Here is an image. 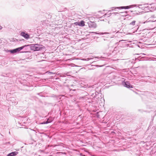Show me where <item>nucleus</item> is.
<instances>
[{"label":"nucleus","mask_w":156,"mask_h":156,"mask_svg":"<svg viewBox=\"0 0 156 156\" xmlns=\"http://www.w3.org/2000/svg\"><path fill=\"white\" fill-rule=\"evenodd\" d=\"M85 59H83H83H81V60H83V61H85Z\"/></svg>","instance_id":"18"},{"label":"nucleus","mask_w":156,"mask_h":156,"mask_svg":"<svg viewBox=\"0 0 156 156\" xmlns=\"http://www.w3.org/2000/svg\"><path fill=\"white\" fill-rule=\"evenodd\" d=\"M49 122H48V121H46V122H45V124H47V123H48Z\"/></svg>","instance_id":"15"},{"label":"nucleus","mask_w":156,"mask_h":156,"mask_svg":"<svg viewBox=\"0 0 156 156\" xmlns=\"http://www.w3.org/2000/svg\"><path fill=\"white\" fill-rule=\"evenodd\" d=\"M89 27H92V26H90V25H89Z\"/></svg>","instance_id":"20"},{"label":"nucleus","mask_w":156,"mask_h":156,"mask_svg":"<svg viewBox=\"0 0 156 156\" xmlns=\"http://www.w3.org/2000/svg\"><path fill=\"white\" fill-rule=\"evenodd\" d=\"M15 98H11V101H13L14 102L12 101V103L14 105H15L17 103V102L16 101H14V100H15ZM15 101H16L15 100Z\"/></svg>","instance_id":"10"},{"label":"nucleus","mask_w":156,"mask_h":156,"mask_svg":"<svg viewBox=\"0 0 156 156\" xmlns=\"http://www.w3.org/2000/svg\"><path fill=\"white\" fill-rule=\"evenodd\" d=\"M30 45L31 49L34 51L40 50L43 47L42 45L38 44H32Z\"/></svg>","instance_id":"2"},{"label":"nucleus","mask_w":156,"mask_h":156,"mask_svg":"<svg viewBox=\"0 0 156 156\" xmlns=\"http://www.w3.org/2000/svg\"><path fill=\"white\" fill-rule=\"evenodd\" d=\"M21 35L26 39H28L29 38V35L27 34L24 32L21 33Z\"/></svg>","instance_id":"4"},{"label":"nucleus","mask_w":156,"mask_h":156,"mask_svg":"<svg viewBox=\"0 0 156 156\" xmlns=\"http://www.w3.org/2000/svg\"><path fill=\"white\" fill-rule=\"evenodd\" d=\"M136 21L135 20L133 21H132L131 23H130L129 24L130 25H135V23H136Z\"/></svg>","instance_id":"12"},{"label":"nucleus","mask_w":156,"mask_h":156,"mask_svg":"<svg viewBox=\"0 0 156 156\" xmlns=\"http://www.w3.org/2000/svg\"><path fill=\"white\" fill-rule=\"evenodd\" d=\"M148 4H144V5H130L128 6H121V7H119L117 8H115V7H113L112 8H115V9H128L130 8L131 7H132V6H134L136 7H138L139 8H141V9H145V8H148L149 7V6L148 5Z\"/></svg>","instance_id":"1"},{"label":"nucleus","mask_w":156,"mask_h":156,"mask_svg":"<svg viewBox=\"0 0 156 156\" xmlns=\"http://www.w3.org/2000/svg\"><path fill=\"white\" fill-rule=\"evenodd\" d=\"M92 58H87V59H85V60L86 61H88L90 59H92Z\"/></svg>","instance_id":"14"},{"label":"nucleus","mask_w":156,"mask_h":156,"mask_svg":"<svg viewBox=\"0 0 156 156\" xmlns=\"http://www.w3.org/2000/svg\"><path fill=\"white\" fill-rule=\"evenodd\" d=\"M10 52L12 53H14L17 52L16 49L10 50Z\"/></svg>","instance_id":"11"},{"label":"nucleus","mask_w":156,"mask_h":156,"mask_svg":"<svg viewBox=\"0 0 156 156\" xmlns=\"http://www.w3.org/2000/svg\"><path fill=\"white\" fill-rule=\"evenodd\" d=\"M156 21V20L154 21L153 20H150L149 19H148L146 21L143 22V23L144 24H145V23H149L152 22H155Z\"/></svg>","instance_id":"8"},{"label":"nucleus","mask_w":156,"mask_h":156,"mask_svg":"<svg viewBox=\"0 0 156 156\" xmlns=\"http://www.w3.org/2000/svg\"><path fill=\"white\" fill-rule=\"evenodd\" d=\"M29 45H28L27 46V45H24V46H23L22 47H20L18 48H16L17 52L20 51L22 49L25 47L27 46H28Z\"/></svg>","instance_id":"6"},{"label":"nucleus","mask_w":156,"mask_h":156,"mask_svg":"<svg viewBox=\"0 0 156 156\" xmlns=\"http://www.w3.org/2000/svg\"><path fill=\"white\" fill-rule=\"evenodd\" d=\"M2 27L1 26H0V30H1L2 29Z\"/></svg>","instance_id":"16"},{"label":"nucleus","mask_w":156,"mask_h":156,"mask_svg":"<svg viewBox=\"0 0 156 156\" xmlns=\"http://www.w3.org/2000/svg\"><path fill=\"white\" fill-rule=\"evenodd\" d=\"M41 124H45V122H42L41 123Z\"/></svg>","instance_id":"17"},{"label":"nucleus","mask_w":156,"mask_h":156,"mask_svg":"<svg viewBox=\"0 0 156 156\" xmlns=\"http://www.w3.org/2000/svg\"><path fill=\"white\" fill-rule=\"evenodd\" d=\"M85 25V22L83 21H81L79 22V26L80 27H83Z\"/></svg>","instance_id":"9"},{"label":"nucleus","mask_w":156,"mask_h":156,"mask_svg":"<svg viewBox=\"0 0 156 156\" xmlns=\"http://www.w3.org/2000/svg\"><path fill=\"white\" fill-rule=\"evenodd\" d=\"M122 85L125 87H126L127 88H129L131 87L132 88L133 87L131 85H130V84L129 82L127 81H126L125 82L124 81H122Z\"/></svg>","instance_id":"3"},{"label":"nucleus","mask_w":156,"mask_h":156,"mask_svg":"<svg viewBox=\"0 0 156 156\" xmlns=\"http://www.w3.org/2000/svg\"><path fill=\"white\" fill-rule=\"evenodd\" d=\"M74 24L76 26L78 25H79V22H76L74 23Z\"/></svg>","instance_id":"13"},{"label":"nucleus","mask_w":156,"mask_h":156,"mask_svg":"<svg viewBox=\"0 0 156 156\" xmlns=\"http://www.w3.org/2000/svg\"><path fill=\"white\" fill-rule=\"evenodd\" d=\"M95 58H98V57H95Z\"/></svg>","instance_id":"21"},{"label":"nucleus","mask_w":156,"mask_h":156,"mask_svg":"<svg viewBox=\"0 0 156 156\" xmlns=\"http://www.w3.org/2000/svg\"><path fill=\"white\" fill-rule=\"evenodd\" d=\"M18 153L17 151L13 152L8 154L7 156H14L17 155Z\"/></svg>","instance_id":"5"},{"label":"nucleus","mask_w":156,"mask_h":156,"mask_svg":"<svg viewBox=\"0 0 156 156\" xmlns=\"http://www.w3.org/2000/svg\"><path fill=\"white\" fill-rule=\"evenodd\" d=\"M49 73H50L51 74H53L51 72H50Z\"/></svg>","instance_id":"19"},{"label":"nucleus","mask_w":156,"mask_h":156,"mask_svg":"<svg viewBox=\"0 0 156 156\" xmlns=\"http://www.w3.org/2000/svg\"><path fill=\"white\" fill-rule=\"evenodd\" d=\"M91 33H94L95 34H98L99 35H103L104 34H110V33H109L108 32H105L104 33H97V32H92Z\"/></svg>","instance_id":"7"}]
</instances>
